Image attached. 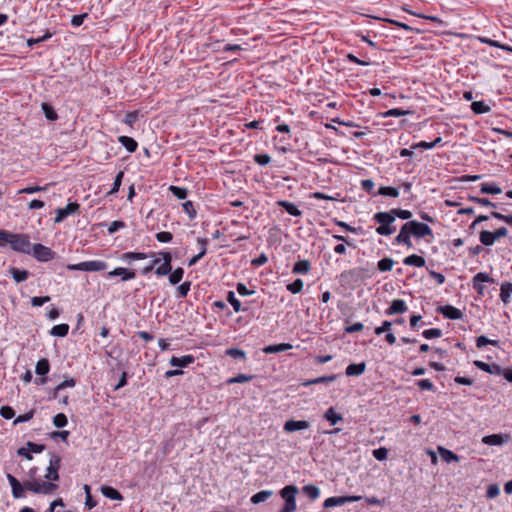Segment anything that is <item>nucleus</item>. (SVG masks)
<instances>
[{"mask_svg":"<svg viewBox=\"0 0 512 512\" xmlns=\"http://www.w3.org/2000/svg\"><path fill=\"white\" fill-rule=\"evenodd\" d=\"M123 177H124L123 171H119L116 174L114 182H113V186H112L111 190L108 192V195H114L119 191L121 184H122Z\"/></svg>","mask_w":512,"mask_h":512,"instance_id":"obj_50","label":"nucleus"},{"mask_svg":"<svg viewBox=\"0 0 512 512\" xmlns=\"http://www.w3.org/2000/svg\"><path fill=\"white\" fill-rule=\"evenodd\" d=\"M372 220L378 224L375 231L380 236H390L397 230L395 225L396 220L390 210L385 212H376L373 215Z\"/></svg>","mask_w":512,"mask_h":512,"instance_id":"obj_4","label":"nucleus"},{"mask_svg":"<svg viewBox=\"0 0 512 512\" xmlns=\"http://www.w3.org/2000/svg\"><path fill=\"white\" fill-rule=\"evenodd\" d=\"M53 424L56 428H63L68 424V418L64 413H58L53 417Z\"/></svg>","mask_w":512,"mask_h":512,"instance_id":"obj_55","label":"nucleus"},{"mask_svg":"<svg viewBox=\"0 0 512 512\" xmlns=\"http://www.w3.org/2000/svg\"><path fill=\"white\" fill-rule=\"evenodd\" d=\"M374 182L371 179L361 180V188L372 196H377V192L374 191Z\"/></svg>","mask_w":512,"mask_h":512,"instance_id":"obj_56","label":"nucleus"},{"mask_svg":"<svg viewBox=\"0 0 512 512\" xmlns=\"http://www.w3.org/2000/svg\"><path fill=\"white\" fill-rule=\"evenodd\" d=\"M254 378V375H247V374H238L235 377L229 378L226 382L227 384H234V383H244L249 382Z\"/></svg>","mask_w":512,"mask_h":512,"instance_id":"obj_53","label":"nucleus"},{"mask_svg":"<svg viewBox=\"0 0 512 512\" xmlns=\"http://www.w3.org/2000/svg\"><path fill=\"white\" fill-rule=\"evenodd\" d=\"M337 377H338L337 374L320 376V377H317L315 379L308 380V381L304 382L303 385L304 386H310V385L320 384V383L327 384V383L334 382L337 379Z\"/></svg>","mask_w":512,"mask_h":512,"instance_id":"obj_34","label":"nucleus"},{"mask_svg":"<svg viewBox=\"0 0 512 512\" xmlns=\"http://www.w3.org/2000/svg\"><path fill=\"white\" fill-rule=\"evenodd\" d=\"M436 311L443 315L444 318L450 320H460L464 316L460 309L452 305L438 306Z\"/></svg>","mask_w":512,"mask_h":512,"instance_id":"obj_15","label":"nucleus"},{"mask_svg":"<svg viewBox=\"0 0 512 512\" xmlns=\"http://www.w3.org/2000/svg\"><path fill=\"white\" fill-rule=\"evenodd\" d=\"M311 270V263L310 261L308 260H299L297 261L293 268H292V273L293 274H301V275H306L309 273V271Z\"/></svg>","mask_w":512,"mask_h":512,"instance_id":"obj_28","label":"nucleus"},{"mask_svg":"<svg viewBox=\"0 0 512 512\" xmlns=\"http://www.w3.org/2000/svg\"><path fill=\"white\" fill-rule=\"evenodd\" d=\"M190 289H191V282L190 281L183 282L182 284H180L177 287L175 297L177 299H182V298L187 297Z\"/></svg>","mask_w":512,"mask_h":512,"instance_id":"obj_45","label":"nucleus"},{"mask_svg":"<svg viewBox=\"0 0 512 512\" xmlns=\"http://www.w3.org/2000/svg\"><path fill=\"white\" fill-rule=\"evenodd\" d=\"M480 192L482 194H500L502 189L495 183H482L480 186Z\"/></svg>","mask_w":512,"mask_h":512,"instance_id":"obj_37","label":"nucleus"},{"mask_svg":"<svg viewBox=\"0 0 512 512\" xmlns=\"http://www.w3.org/2000/svg\"><path fill=\"white\" fill-rule=\"evenodd\" d=\"M378 195L387 196L391 198H397L399 196V190L392 186H382L377 191Z\"/></svg>","mask_w":512,"mask_h":512,"instance_id":"obj_40","label":"nucleus"},{"mask_svg":"<svg viewBox=\"0 0 512 512\" xmlns=\"http://www.w3.org/2000/svg\"><path fill=\"white\" fill-rule=\"evenodd\" d=\"M366 369V363L360 362V363H353L346 367L345 374L347 376H360L365 372Z\"/></svg>","mask_w":512,"mask_h":512,"instance_id":"obj_23","label":"nucleus"},{"mask_svg":"<svg viewBox=\"0 0 512 512\" xmlns=\"http://www.w3.org/2000/svg\"><path fill=\"white\" fill-rule=\"evenodd\" d=\"M183 210L188 214L190 219H194L197 215V211L192 201H186L182 204Z\"/></svg>","mask_w":512,"mask_h":512,"instance_id":"obj_60","label":"nucleus"},{"mask_svg":"<svg viewBox=\"0 0 512 512\" xmlns=\"http://www.w3.org/2000/svg\"><path fill=\"white\" fill-rule=\"evenodd\" d=\"M416 385L421 390H427V391L435 392V386H434L433 382L431 380H429V379L417 380L416 381Z\"/></svg>","mask_w":512,"mask_h":512,"instance_id":"obj_59","label":"nucleus"},{"mask_svg":"<svg viewBox=\"0 0 512 512\" xmlns=\"http://www.w3.org/2000/svg\"><path fill=\"white\" fill-rule=\"evenodd\" d=\"M408 310V307L404 300L394 299L390 306L385 310V315L391 316L395 314H402Z\"/></svg>","mask_w":512,"mask_h":512,"instance_id":"obj_17","label":"nucleus"},{"mask_svg":"<svg viewBox=\"0 0 512 512\" xmlns=\"http://www.w3.org/2000/svg\"><path fill=\"white\" fill-rule=\"evenodd\" d=\"M512 294V283L504 282L501 284L500 288V298L504 304H508L510 302V297Z\"/></svg>","mask_w":512,"mask_h":512,"instance_id":"obj_33","label":"nucleus"},{"mask_svg":"<svg viewBox=\"0 0 512 512\" xmlns=\"http://www.w3.org/2000/svg\"><path fill=\"white\" fill-rule=\"evenodd\" d=\"M304 494H306L311 500H316L320 495V490L317 486L308 484L302 488Z\"/></svg>","mask_w":512,"mask_h":512,"instance_id":"obj_44","label":"nucleus"},{"mask_svg":"<svg viewBox=\"0 0 512 512\" xmlns=\"http://www.w3.org/2000/svg\"><path fill=\"white\" fill-rule=\"evenodd\" d=\"M139 119V111L138 110H134V111H129L126 113L124 119H123V123L130 126V127H133L135 122Z\"/></svg>","mask_w":512,"mask_h":512,"instance_id":"obj_49","label":"nucleus"},{"mask_svg":"<svg viewBox=\"0 0 512 512\" xmlns=\"http://www.w3.org/2000/svg\"><path fill=\"white\" fill-rule=\"evenodd\" d=\"M470 107L471 110L477 115L485 114L491 111V107L482 100L472 102Z\"/></svg>","mask_w":512,"mask_h":512,"instance_id":"obj_36","label":"nucleus"},{"mask_svg":"<svg viewBox=\"0 0 512 512\" xmlns=\"http://www.w3.org/2000/svg\"><path fill=\"white\" fill-rule=\"evenodd\" d=\"M227 302L233 307V310L238 313L241 311L246 312V308L242 305V303L236 298L234 291H228L226 295Z\"/></svg>","mask_w":512,"mask_h":512,"instance_id":"obj_29","label":"nucleus"},{"mask_svg":"<svg viewBox=\"0 0 512 512\" xmlns=\"http://www.w3.org/2000/svg\"><path fill=\"white\" fill-rule=\"evenodd\" d=\"M39 262H49L56 257V252L41 243H35L31 247V254Z\"/></svg>","mask_w":512,"mask_h":512,"instance_id":"obj_7","label":"nucleus"},{"mask_svg":"<svg viewBox=\"0 0 512 512\" xmlns=\"http://www.w3.org/2000/svg\"><path fill=\"white\" fill-rule=\"evenodd\" d=\"M147 257L148 254L144 252H125L120 256V259L124 262L130 263L134 260H144Z\"/></svg>","mask_w":512,"mask_h":512,"instance_id":"obj_32","label":"nucleus"},{"mask_svg":"<svg viewBox=\"0 0 512 512\" xmlns=\"http://www.w3.org/2000/svg\"><path fill=\"white\" fill-rule=\"evenodd\" d=\"M59 488L58 484L51 482H41V480H26L23 484L12 487V495L15 499L24 498L25 490L35 494L50 495Z\"/></svg>","mask_w":512,"mask_h":512,"instance_id":"obj_2","label":"nucleus"},{"mask_svg":"<svg viewBox=\"0 0 512 512\" xmlns=\"http://www.w3.org/2000/svg\"><path fill=\"white\" fill-rule=\"evenodd\" d=\"M299 490L295 485H286L283 487L279 494L284 500V506L279 512H294L297 509L296 495Z\"/></svg>","mask_w":512,"mask_h":512,"instance_id":"obj_5","label":"nucleus"},{"mask_svg":"<svg viewBox=\"0 0 512 512\" xmlns=\"http://www.w3.org/2000/svg\"><path fill=\"white\" fill-rule=\"evenodd\" d=\"M403 264L407 266H414V267H424L426 264L425 259L417 254H411L403 259Z\"/></svg>","mask_w":512,"mask_h":512,"instance_id":"obj_25","label":"nucleus"},{"mask_svg":"<svg viewBox=\"0 0 512 512\" xmlns=\"http://www.w3.org/2000/svg\"><path fill=\"white\" fill-rule=\"evenodd\" d=\"M474 365L486 372V373H489V374H494V375H500V371H501V366L496 364V363H493V364H488V363H485L483 361H480V360H476L474 361Z\"/></svg>","mask_w":512,"mask_h":512,"instance_id":"obj_19","label":"nucleus"},{"mask_svg":"<svg viewBox=\"0 0 512 512\" xmlns=\"http://www.w3.org/2000/svg\"><path fill=\"white\" fill-rule=\"evenodd\" d=\"M486 345H492L494 347H499V341L498 340H491L488 339L486 336L481 335L476 338V347L481 349Z\"/></svg>","mask_w":512,"mask_h":512,"instance_id":"obj_46","label":"nucleus"},{"mask_svg":"<svg viewBox=\"0 0 512 512\" xmlns=\"http://www.w3.org/2000/svg\"><path fill=\"white\" fill-rule=\"evenodd\" d=\"M422 336L426 339L439 338L442 336V331L439 328L426 329L422 332Z\"/></svg>","mask_w":512,"mask_h":512,"instance_id":"obj_61","label":"nucleus"},{"mask_svg":"<svg viewBox=\"0 0 512 512\" xmlns=\"http://www.w3.org/2000/svg\"><path fill=\"white\" fill-rule=\"evenodd\" d=\"M195 362V357L191 354L183 355L181 357L172 356L169 363L175 367H188L190 364Z\"/></svg>","mask_w":512,"mask_h":512,"instance_id":"obj_18","label":"nucleus"},{"mask_svg":"<svg viewBox=\"0 0 512 512\" xmlns=\"http://www.w3.org/2000/svg\"><path fill=\"white\" fill-rule=\"evenodd\" d=\"M41 107H42V111L47 120L56 121L58 119V114L55 111V109L53 108V106H51L48 103H42Z\"/></svg>","mask_w":512,"mask_h":512,"instance_id":"obj_42","label":"nucleus"},{"mask_svg":"<svg viewBox=\"0 0 512 512\" xmlns=\"http://www.w3.org/2000/svg\"><path fill=\"white\" fill-rule=\"evenodd\" d=\"M172 271V263L162 262L161 265L157 266L155 269V274L157 276H166L169 275Z\"/></svg>","mask_w":512,"mask_h":512,"instance_id":"obj_51","label":"nucleus"},{"mask_svg":"<svg viewBox=\"0 0 512 512\" xmlns=\"http://www.w3.org/2000/svg\"><path fill=\"white\" fill-rule=\"evenodd\" d=\"M225 354L227 356H230V357L234 358V359H242V360L246 359L245 351L242 350V349H239V348H228L225 351Z\"/></svg>","mask_w":512,"mask_h":512,"instance_id":"obj_52","label":"nucleus"},{"mask_svg":"<svg viewBox=\"0 0 512 512\" xmlns=\"http://www.w3.org/2000/svg\"><path fill=\"white\" fill-rule=\"evenodd\" d=\"M272 494H273V492L270 490H262V491L257 492L256 494H254L251 497L250 501L253 504H259L261 502L266 501Z\"/></svg>","mask_w":512,"mask_h":512,"instance_id":"obj_43","label":"nucleus"},{"mask_svg":"<svg viewBox=\"0 0 512 512\" xmlns=\"http://www.w3.org/2000/svg\"><path fill=\"white\" fill-rule=\"evenodd\" d=\"M53 36V33L49 30H46L44 35L38 38H29L27 40V46L32 48L34 45L42 43L48 39H50Z\"/></svg>","mask_w":512,"mask_h":512,"instance_id":"obj_47","label":"nucleus"},{"mask_svg":"<svg viewBox=\"0 0 512 512\" xmlns=\"http://www.w3.org/2000/svg\"><path fill=\"white\" fill-rule=\"evenodd\" d=\"M364 271L362 267L345 270L340 274V281L347 285L359 284L364 279Z\"/></svg>","mask_w":512,"mask_h":512,"instance_id":"obj_8","label":"nucleus"},{"mask_svg":"<svg viewBox=\"0 0 512 512\" xmlns=\"http://www.w3.org/2000/svg\"><path fill=\"white\" fill-rule=\"evenodd\" d=\"M508 440L507 435L502 434H491L483 437L482 442L490 446H500L506 443Z\"/></svg>","mask_w":512,"mask_h":512,"instance_id":"obj_20","label":"nucleus"},{"mask_svg":"<svg viewBox=\"0 0 512 512\" xmlns=\"http://www.w3.org/2000/svg\"><path fill=\"white\" fill-rule=\"evenodd\" d=\"M253 159H254L255 163H257L260 166H266L271 162L270 155H268L266 153L255 154Z\"/></svg>","mask_w":512,"mask_h":512,"instance_id":"obj_63","label":"nucleus"},{"mask_svg":"<svg viewBox=\"0 0 512 512\" xmlns=\"http://www.w3.org/2000/svg\"><path fill=\"white\" fill-rule=\"evenodd\" d=\"M80 209V204L77 202H70L63 208H57L55 210L56 217L54 219L55 223H61L66 217L78 212Z\"/></svg>","mask_w":512,"mask_h":512,"instance_id":"obj_12","label":"nucleus"},{"mask_svg":"<svg viewBox=\"0 0 512 512\" xmlns=\"http://www.w3.org/2000/svg\"><path fill=\"white\" fill-rule=\"evenodd\" d=\"M293 346L290 343H280L274 345H268L263 348V352L266 354L279 353L292 349Z\"/></svg>","mask_w":512,"mask_h":512,"instance_id":"obj_30","label":"nucleus"},{"mask_svg":"<svg viewBox=\"0 0 512 512\" xmlns=\"http://www.w3.org/2000/svg\"><path fill=\"white\" fill-rule=\"evenodd\" d=\"M125 227H126V223L124 221H122V220L113 221L108 226V233L110 235L114 234L117 231H119L120 229H123Z\"/></svg>","mask_w":512,"mask_h":512,"instance_id":"obj_64","label":"nucleus"},{"mask_svg":"<svg viewBox=\"0 0 512 512\" xmlns=\"http://www.w3.org/2000/svg\"><path fill=\"white\" fill-rule=\"evenodd\" d=\"M277 205L285 209V211L291 216L299 217L302 215V211L299 210L298 207L292 202L287 200H279Z\"/></svg>","mask_w":512,"mask_h":512,"instance_id":"obj_22","label":"nucleus"},{"mask_svg":"<svg viewBox=\"0 0 512 512\" xmlns=\"http://www.w3.org/2000/svg\"><path fill=\"white\" fill-rule=\"evenodd\" d=\"M50 368V362L47 358H41L38 360L35 367V373L38 377L34 379V383L37 386H42L47 383V374L49 373Z\"/></svg>","mask_w":512,"mask_h":512,"instance_id":"obj_10","label":"nucleus"},{"mask_svg":"<svg viewBox=\"0 0 512 512\" xmlns=\"http://www.w3.org/2000/svg\"><path fill=\"white\" fill-rule=\"evenodd\" d=\"M310 427V422L306 420H287L283 426V430L286 433H292L295 431L306 430Z\"/></svg>","mask_w":512,"mask_h":512,"instance_id":"obj_16","label":"nucleus"},{"mask_svg":"<svg viewBox=\"0 0 512 512\" xmlns=\"http://www.w3.org/2000/svg\"><path fill=\"white\" fill-rule=\"evenodd\" d=\"M9 273L11 274L12 278L16 283H21L23 281H26L30 275L28 270L25 269H18L16 267H10Z\"/></svg>","mask_w":512,"mask_h":512,"instance_id":"obj_27","label":"nucleus"},{"mask_svg":"<svg viewBox=\"0 0 512 512\" xmlns=\"http://www.w3.org/2000/svg\"><path fill=\"white\" fill-rule=\"evenodd\" d=\"M108 268V264L102 260H90L84 261L77 264H68L67 269L71 271H104Z\"/></svg>","mask_w":512,"mask_h":512,"instance_id":"obj_6","label":"nucleus"},{"mask_svg":"<svg viewBox=\"0 0 512 512\" xmlns=\"http://www.w3.org/2000/svg\"><path fill=\"white\" fill-rule=\"evenodd\" d=\"M169 190L171 191V193L178 199L180 200H183L187 197L188 195V191L186 188H182V187H178V186H174V185H171L169 187Z\"/></svg>","mask_w":512,"mask_h":512,"instance_id":"obj_54","label":"nucleus"},{"mask_svg":"<svg viewBox=\"0 0 512 512\" xmlns=\"http://www.w3.org/2000/svg\"><path fill=\"white\" fill-rule=\"evenodd\" d=\"M494 279L486 272H479L472 278L473 289L481 296L484 295L483 283H493Z\"/></svg>","mask_w":512,"mask_h":512,"instance_id":"obj_13","label":"nucleus"},{"mask_svg":"<svg viewBox=\"0 0 512 512\" xmlns=\"http://www.w3.org/2000/svg\"><path fill=\"white\" fill-rule=\"evenodd\" d=\"M303 281L301 279H296L292 283L287 285V290L292 294H298L303 289Z\"/></svg>","mask_w":512,"mask_h":512,"instance_id":"obj_58","label":"nucleus"},{"mask_svg":"<svg viewBox=\"0 0 512 512\" xmlns=\"http://www.w3.org/2000/svg\"><path fill=\"white\" fill-rule=\"evenodd\" d=\"M491 218H495L497 220H500L510 226H512V214L505 215L496 211L491 212Z\"/></svg>","mask_w":512,"mask_h":512,"instance_id":"obj_62","label":"nucleus"},{"mask_svg":"<svg viewBox=\"0 0 512 512\" xmlns=\"http://www.w3.org/2000/svg\"><path fill=\"white\" fill-rule=\"evenodd\" d=\"M6 243L17 253L31 254L33 244L30 241V236L26 233H13L8 230L0 229V245Z\"/></svg>","mask_w":512,"mask_h":512,"instance_id":"obj_3","label":"nucleus"},{"mask_svg":"<svg viewBox=\"0 0 512 512\" xmlns=\"http://www.w3.org/2000/svg\"><path fill=\"white\" fill-rule=\"evenodd\" d=\"M61 468V457L57 454L51 453L49 466L47 468L46 474L44 478L47 480L46 482L54 483L59 480V470Z\"/></svg>","mask_w":512,"mask_h":512,"instance_id":"obj_9","label":"nucleus"},{"mask_svg":"<svg viewBox=\"0 0 512 512\" xmlns=\"http://www.w3.org/2000/svg\"><path fill=\"white\" fill-rule=\"evenodd\" d=\"M69 332V325L62 323L52 327L50 334L57 337H65Z\"/></svg>","mask_w":512,"mask_h":512,"instance_id":"obj_39","label":"nucleus"},{"mask_svg":"<svg viewBox=\"0 0 512 512\" xmlns=\"http://www.w3.org/2000/svg\"><path fill=\"white\" fill-rule=\"evenodd\" d=\"M169 283L171 285H176L180 283L184 276V269L182 267H177L168 275Z\"/></svg>","mask_w":512,"mask_h":512,"instance_id":"obj_38","label":"nucleus"},{"mask_svg":"<svg viewBox=\"0 0 512 512\" xmlns=\"http://www.w3.org/2000/svg\"><path fill=\"white\" fill-rule=\"evenodd\" d=\"M468 200L472 201L474 203H477L478 205L484 206V207H493L496 208V204L490 201L488 198H482L478 196H468Z\"/></svg>","mask_w":512,"mask_h":512,"instance_id":"obj_48","label":"nucleus"},{"mask_svg":"<svg viewBox=\"0 0 512 512\" xmlns=\"http://www.w3.org/2000/svg\"><path fill=\"white\" fill-rule=\"evenodd\" d=\"M479 240L484 246H492L494 245L496 238L494 233L488 230H483L479 233Z\"/></svg>","mask_w":512,"mask_h":512,"instance_id":"obj_35","label":"nucleus"},{"mask_svg":"<svg viewBox=\"0 0 512 512\" xmlns=\"http://www.w3.org/2000/svg\"><path fill=\"white\" fill-rule=\"evenodd\" d=\"M411 114L409 110H403L401 108H392L384 113L385 117H401Z\"/></svg>","mask_w":512,"mask_h":512,"instance_id":"obj_57","label":"nucleus"},{"mask_svg":"<svg viewBox=\"0 0 512 512\" xmlns=\"http://www.w3.org/2000/svg\"><path fill=\"white\" fill-rule=\"evenodd\" d=\"M323 418L332 426L343 420L342 415L338 413L334 407H329L323 414Z\"/></svg>","mask_w":512,"mask_h":512,"instance_id":"obj_24","label":"nucleus"},{"mask_svg":"<svg viewBox=\"0 0 512 512\" xmlns=\"http://www.w3.org/2000/svg\"><path fill=\"white\" fill-rule=\"evenodd\" d=\"M390 211L395 219L409 220L401 226L398 235L393 239V245H404L411 249L414 247L412 237L416 239L433 238V231L429 225L417 220H410L413 215L410 210L393 208Z\"/></svg>","mask_w":512,"mask_h":512,"instance_id":"obj_1","label":"nucleus"},{"mask_svg":"<svg viewBox=\"0 0 512 512\" xmlns=\"http://www.w3.org/2000/svg\"><path fill=\"white\" fill-rule=\"evenodd\" d=\"M395 261L392 258L384 257L377 263V268L380 272H388L391 271L394 266Z\"/></svg>","mask_w":512,"mask_h":512,"instance_id":"obj_41","label":"nucleus"},{"mask_svg":"<svg viewBox=\"0 0 512 512\" xmlns=\"http://www.w3.org/2000/svg\"><path fill=\"white\" fill-rule=\"evenodd\" d=\"M438 452L444 462L451 463L459 461V456L449 449L438 446Z\"/></svg>","mask_w":512,"mask_h":512,"instance_id":"obj_31","label":"nucleus"},{"mask_svg":"<svg viewBox=\"0 0 512 512\" xmlns=\"http://www.w3.org/2000/svg\"><path fill=\"white\" fill-rule=\"evenodd\" d=\"M101 493L103 494V496H105L106 498H109L111 500H118V501L123 500L122 494L116 488H114L112 486L103 485L101 487Z\"/></svg>","mask_w":512,"mask_h":512,"instance_id":"obj_26","label":"nucleus"},{"mask_svg":"<svg viewBox=\"0 0 512 512\" xmlns=\"http://www.w3.org/2000/svg\"><path fill=\"white\" fill-rule=\"evenodd\" d=\"M113 277H121L122 281H129L136 278V272L133 269H128L124 267H116L112 271H109L106 275V279H111Z\"/></svg>","mask_w":512,"mask_h":512,"instance_id":"obj_14","label":"nucleus"},{"mask_svg":"<svg viewBox=\"0 0 512 512\" xmlns=\"http://www.w3.org/2000/svg\"><path fill=\"white\" fill-rule=\"evenodd\" d=\"M362 496L352 495V496H333L325 499L323 503L324 508H332L337 506H342L346 503L358 502L362 499Z\"/></svg>","mask_w":512,"mask_h":512,"instance_id":"obj_11","label":"nucleus"},{"mask_svg":"<svg viewBox=\"0 0 512 512\" xmlns=\"http://www.w3.org/2000/svg\"><path fill=\"white\" fill-rule=\"evenodd\" d=\"M118 142L129 152L134 153L138 148V143L135 139L129 136H119Z\"/></svg>","mask_w":512,"mask_h":512,"instance_id":"obj_21","label":"nucleus"}]
</instances>
